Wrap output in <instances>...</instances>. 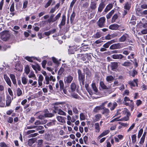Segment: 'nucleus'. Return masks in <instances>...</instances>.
Here are the masks:
<instances>
[{"instance_id": "f03ea898", "label": "nucleus", "mask_w": 147, "mask_h": 147, "mask_svg": "<svg viewBox=\"0 0 147 147\" xmlns=\"http://www.w3.org/2000/svg\"><path fill=\"white\" fill-rule=\"evenodd\" d=\"M78 79L80 83L81 84L82 83V85H84L85 79L84 74V73H82L80 69L78 70Z\"/></svg>"}, {"instance_id": "bb28decb", "label": "nucleus", "mask_w": 147, "mask_h": 147, "mask_svg": "<svg viewBox=\"0 0 147 147\" xmlns=\"http://www.w3.org/2000/svg\"><path fill=\"white\" fill-rule=\"evenodd\" d=\"M101 106H102L100 105L98 106H96V107L94 108L93 109V112L95 113H98L99 112V111L100 110H102L103 107H102Z\"/></svg>"}, {"instance_id": "864d4df0", "label": "nucleus", "mask_w": 147, "mask_h": 147, "mask_svg": "<svg viewBox=\"0 0 147 147\" xmlns=\"http://www.w3.org/2000/svg\"><path fill=\"white\" fill-rule=\"evenodd\" d=\"M52 1V0H49L48 2L45 4V8H47L49 7Z\"/></svg>"}, {"instance_id": "a18cd8bd", "label": "nucleus", "mask_w": 147, "mask_h": 147, "mask_svg": "<svg viewBox=\"0 0 147 147\" xmlns=\"http://www.w3.org/2000/svg\"><path fill=\"white\" fill-rule=\"evenodd\" d=\"M75 16V13L74 11H73L70 17V21L71 23H72L74 19Z\"/></svg>"}, {"instance_id": "c9c22d12", "label": "nucleus", "mask_w": 147, "mask_h": 147, "mask_svg": "<svg viewBox=\"0 0 147 147\" xmlns=\"http://www.w3.org/2000/svg\"><path fill=\"white\" fill-rule=\"evenodd\" d=\"M28 79L25 77H23L22 78V82L23 84H26L28 82Z\"/></svg>"}, {"instance_id": "6e6552de", "label": "nucleus", "mask_w": 147, "mask_h": 147, "mask_svg": "<svg viewBox=\"0 0 147 147\" xmlns=\"http://www.w3.org/2000/svg\"><path fill=\"white\" fill-rule=\"evenodd\" d=\"M73 79V77L71 75H68L64 78V82L65 84H70Z\"/></svg>"}, {"instance_id": "9b49d317", "label": "nucleus", "mask_w": 147, "mask_h": 147, "mask_svg": "<svg viewBox=\"0 0 147 147\" xmlns=\"http://www.w3.org/2000/svg\"><path fill=\"white\" fill-rule=\"evenodd\" d=\"M55 106H59V107L62 108L63 107L65 106L68 107V105L66 104L64 102H57L54 103Z\"/></svg>"}, {"instance_id": "3c124183", "label": "nucleus", "mask_w": 147, "mask_h": 147, "mask_svg": "<svg viewBox=\"0 0 147 147\" xmlns=\"http://www.w3.org/2000/svg\"><path fill=\"white\" fill-rule=\"evenodd\" d=\"M92 86L93 90L95 92H97L98 89L96 86V84L94 83H93L92 84Z\"/></svg>"}, {"instance_id": "603ef678", "label": "nucleus", "mask_w": 147, "mask_h": 147, "mask_svg": "<svg viewBox=\"0 0 147 147\" xmlns=\"http://www.w3.org/2000/svg\"><path fill=\"white\" fill-rule=\"evenodd\" d=\"M64 71V69L63 68L61 67L58 71V74L59 75H61L62 74Z\"/></svg>"}, {"instance_id": "0eeeda50", "label": "nucleus", "mask_w": 147, "mask_h": 147, "mask_svg": "<svg viewBox=\"0 0 147 147\" xmlns=\"http://www.w3.org/2000/svg\"><path fill=\"white\" fill-rule=\"evenodd\" d=\"M105 21V17H102L99 18L97 22V24L100 28L104 27V24Z\"/></svg>"}, {"instance_id": "b1692460", "label": "nucleus", "mask_w": 147, "mask_h": 147, "mask_svg": "<svg viewBox=\"0 0 147 147\" xmlns=\"http://www.w3.org/2000/svg\"><path fill=\"white\" fill-rule=\"evenodd\" d=\"M114 79V77L111 75L107 76L106 78V81L109 83L112 82Z\"/></svg>"}, {"instance_id": "423d86ee", "label": "nucleus", "mask_w": 147, "mask_h": 147, "mask_svg": "<svg viewBox=\"0 0 147 147\" xmlns=\"http://www.w3.org/2000/svg\"><path fill=\"white\" fill-rule=\"evenodd\" d=\"M122 44L120 43L114 44L111 45L109 49L111 50L120 49L123 47Z\"/></svg>"}, {"instance_id": "aec40b11", "label": "nucleus", "mask_w": 147, "mask_h": 147, "mask_svg": "<svg viewBox=\"0 0 147 147\" xmlns=\"http://www.w3.org/2000/svg\"><path fill=\"white\" fill-rule=\"evenodd\" d=\"M131 114L130 113H127V114L126 115V116L121 118V119H119V121H127L129 119V117L130 116Z\"/></svg>"}, {"instance_id": "79ce46f5", "label": "nucleus", "mask_w": 147, "mask_h": 147, "mask_svg": "<svg viewBox=\"0 0 147 147\" xmlns=\"http://www.w3.org/2000/svg\"><path fill=\"white\" fill-rule=\"evenodd\" d=\"M114 10H112L108 14L106 15V17L107 19H110L112 15L114 13Z\"/></svg>"}, {"instance_id": "de8ad7c7", "label": "nucleus", "mask_w": 147, "mask_h": 147, "mask_svg": "<svg viewBox=\"0 0 147 147\" xmlns=\"http://www.w3.org/2000/svg\"><path fill=\"white\" fill-rule=\"evenodd\" d=\"M80 119L81 120H84L86 119V116L83 113H81L80 114Z\"/></svg>"}, {"instance_id": "8fccbe9b", "label": "nucleus", "mask_w": 147, "mask_h": 147, "mask_svg": "<svg viewBox=\"0 0 147 147\" xmlns=\"http://www.w3.org/2000/svg\"><path fill=\"white\" fill-rule=\"evenodd\" d=\"M73 112L75 114H78L79 111L76 107H74L72 109Z\"/></svg>"}, {"instance_id": "39448f33", "label": "nucleus", "mask_w": 147, "mask_h": 147, "mask_svg": "<svg viewBox=\"0 0 147 147\" xmlns=\"http://www.w3.org/2000/svg\"><path fill=\"white\" fill-rule=\"evenodd\" d=\"M54 108L55 110L53 112L55 113H58V114L64 116L66 115V113L64 111L60 109H59V106H54Z\"/></svg>"}, {"instance_id": "c85d7f7f", "label": "nucleus", "mask_w": 147, "mask_h": 147, "mask_svg": "<svg viewBox=\"0 0 147 147\" xmlns=\"http://www.w3.org/2000/svg\"><path fill=\"white\" fill-rule=\"evenodd\" d=\"M56 121L55 120H53L52 121H51L50 122L48 123L46 125H44V126L46 128H47V127H46V125L49 127L50 126L54 125H55Z\"/></svg>"}, {"instance_id": "473e14b6", "label": "nucleus", "mask_w": 147, "mask_h": 147, "mask_svg": "<svg viewBox=\"0 0 147 147\" xmlns=\"http://www.w3.org/2000/svg\"><path fill=\"white\" fill-rule=\"evenodd\" d=\"M137 71L135 69H133L132 71L129 72L130 76H132L133 77H134L137 74Z\"/></svg>"}, {"instance_id": "7ed1b4c3", "label": "nucleus", "mask_w": 147, "mask_h": 147, "mask_svg": "<svg viewBox=\"0 0 147 147\" xmlns=\"http://www.w3.org/2000/svg\"><path fill=\"white\" fill-rule=\"evenodd\" d=\"M61 15V13H59L54 18V14H52L50 16L48 20L47 21L49 23L54 22L56 20H58L60 17Z\"/></svg>"}, {"instance_id": "5701e85b", "label": "nucleus", "mask_w": 147, "mask_h": 147, "mask_svg": "<svg viewBox=\"0 0 147 147\" xmlns=\"http://www.w3.org/2000/svg\"><path fill=\"white\" fill-rule=\"evenodd\" d=\"M57 120L60 122L62 123H64L65 122V118L64 117L61 116H58L57 117Z\"/></svg>"}, {"instance_id": "e2e57ef3", "label": "nucleus", "mask_w": 147, "mask_h": 147, "mask_svg": "<svg viewBox=\"0 0 147 147\" xmlns=\"http://www.w3.org/2000/svg\"><path fill=\"white\" fill-rule=\"evenodd\" d=\"M135 123H133L132 125L130 126L129 128L128 129L127 131V132H128L130 131L131 130H132L134 128V127L135 126Z\"/></svg>"}, {"instance_id": "20e7f679", "label": "nucleus", "mask_w": 147, "mask_h": 147, "mask_svg": "<svg viewBox=\"0 0 147 147\" xmlns=\"http://www.w3.org/2000/svg\"><path fill=\"white\" fill-rule=\"evenodd\" d=\"M48 140H49L54 141L58 139L59 135L57 133H55L52 134L47 135Z\"/></svg>"}, {"instance_id": "dca6fc26", "label": "nucleus", "mask_w": 147, "mask_h": 147, "mask_svg": "<svg viewBox=\"0 0 147 147\" xmlns=\"http://www.w3.org/2000/svg\"><path fill=\"white\" fill-rule=\"evenodd\" d=\"M119 27V25L117 24H114L110 25L109 27V29L113 30H117Z\"/></svg>"}, {"instance_id": "0e129e2a", "label": "nucleus", "mask_w": 147, "mask_h": 147, "mask_svg": "<svg viewBox=\"0 0 147 147\" xmlns=\"http://www.w3.org/2000/svg\"><path fill=\"white\" fill-rule=\"evenodd\" d=\"M88 84H85V87L86 88V90H87L88 91V92L89 93V94L90 95H91L92 92H91V90H90L88 88Z\"/></svg>"}, {"instance_id": "cd10ccee", "label": "nucleus", "mask_w": 147, "mask_h": 147, "mask_svg": "<svg viewBox=\"0 0 147 147\" xmlns=\"http://www.w3.org/2000/svg\"><path fill=\"white\" fill-rule=\"evenodd\" d=\"M118 67V63L117 62L111 63V67L112 70L116 69Z\"/></svg>"}, {"instance_id": "2f4dec72", "label": "nucleus", "mask_w": 147, "mask_h": 147, "mask_svg": "<svg viewBox=\"0 0 147 147\" xmlns=\"http://www.w3.org/2000/svg\"><path fill=\"white\" fill-rule=\"evenodd\" d=\"M113 5L112 4H110L108 5L105 9L104 11L105 12H107L110 10L113 7Z\"/></svg>"}, {"instance_id": "412c9836", "label": "nucleus", "mask_w": 147, "mask_h": 147, "mask_svg": "<svg viewBox=\"0 0 147 147\" xmlns=\"http://www.w3.org/2000/svg\"><path fill=\"white\" fill-rule=\"evenodd\" d=\"M105 6V5L104 4V2L103 1H102L99 5L98 9V11L100 12H101L103 8H104Z\"/></svg>"}, {"instance_id": "4c0bfd02", "label": "nucleus", "mask_w": 147, "mask_h": 147, "mask_svg": "<svg viewBox=\"0 0 147 147\" xmlns=\"http://www.w3.org/2000/svg\"><path fill=\"white\" fill-rule=\"evenodd\" d=\"M17 96H20L22 95V90L20 88H18L16 90Z\"/></svg>"}, {"instance_id": "13d9d810", "label": "nucleus", "mask_w": 147, "mask_h": 147, "mask_svg": "<svg viewBox=\"0 0 147 147\" xmlns=\"http://www.w3.org/2000/svg\"><path fill=\"white\" fill-rule=\"evenodd\" d=\"M10 11L11 12H13L14 11V2L12 3L10 6Z\"/></svg>"}, {"instance_id": "7c9ffc66", "label": "nucleus", "mask_w": 147, "mask_h": 147, "mask_svg": "<svg viewBox=\"0 0 147 147\" xmlns=\"http://www.w3.org/2000/svg\"><path fill=\"white\" fill-rule=\"evenodd\" d=\"M11 102V97L10 96H8L6 100V105L7 106H9Z\"/></svg>"}, {"instance_id": "2eb2a0df", "label": "nucleus", "mask_w": 147, "mask_h": 147, "mask_svg": "<svg viewBox=\"0 0 147 147\" xmlns=\"http://www.w3.org/2000/svg\"><path fill=\"white\" fill-rule=\"evenodd\" d=\"M66 19V18L65 15H63L62 17V19L61 20V22L59 25L60 28H61L62 26H64L65 24Z\"/></svg>"}, {"instance_id": "680f3d73", "label": "nucleus", "mask_w": 147, "mask_h": 147, "mask_svg": "<svg viewBox=\"0 0 147 147\" xmlns=\"http://www.w3.org/2000/svg\"><path fill=\"white\" fill-rule=\"evenodd\" d=\"M119 32L111 34L112 38H114L117 36H119L118 34Z\"/></svg>"}, {"instance_id": "a878e982", "label": "nucleus", "mask_w": 147, "mask_h": 147, "mask_svg": "<svg viewBox=\"0 0 147 147\" xmlns=\"http://www.w3.org/2000/svg\"><path fill=\"white\" fill-rule=\"evenodd\" d=\"M102 109L103 110L102 113V114L107 116L109 112V110L105 107H103Z\"/></svg>"}, {"instance_id": "c03bdc74", "label": "nucleus", "mask_w": 147, "mask_h": 147, "mask_svg": "<svg viewBox=\"0 0 147 147\" xmlns=\"http://www.w3.org/2000/svg\"><path fill=\"white\" fill-rule=\"evenodd\" d=\"M59 82L60 90H62V89H63L64 88V84L62 80H60Z\"/></svg>"}, {"instance_id": "4be33fe9", "label": "nucleus", "mask_w": 147, "mask_h": 147, "mask_svg": "<svg viewBox=\"0 0 147 147\" xmlns=\"http://www.w3.org/2000/svg\"><path fill=\"white\" fill-rule=\"evenodd\" d=\"M29 78H32L33 80H37L36 77L33 71H31L28 75Z\"/></svg>"}, {"instance_id": "1a4fd4ad", "label": "nucleus", "mask_w": 147, "mask_h": 147, "mask_svg": "<svg viewBox=\"0 0 147 147\" xmlns=\"http://www.w3.org/2000/svg\"><path fill=\"white\" fill-rule=\"evenodd\" d=\"M117 105V104L115 102L113 103L109 102L108 105V107L110 108L111 111L113 110Z\"/></svg>"}, {"instance_id": "bf43d9fd", "label": "nucleus", "mask_w": 147, "mask_h": 147, "mask_svg": "<svg viewBox=\"0 0 147 147\" xmlns=\"http://www.w3.org/2000/svg\"><path fill=\"white\" fill-rule=\"evenodd\" d=\"M132 142L135 143L136 141V135H133L131 136Z\"/></svg>"}, {"instance_id": "6e6d98bb", "label": "nucleus", "mask_w": 147, "mask_h": 147, "mask_svg": "<svg viewBox=\"0 0 147 147\" xmlns=\"http://www.w3.org/2000/svg\"><path fill=\"white\" fill-rule=\"evenodd\" d=\"M34 143V141L33 139H29L28 142V144L30 146H31Z\"/></svg>"}, {"instance_id": "f8f14e48", "label": "nucleus", "mask_w": 147, "mask_h": 147, "mask_svg": "<svg viewBox=\"0 0 147 147\" xmlns=\"http://www.w3.org/2000/svg\"><path fill=\"white\" fill-rule=\"evenodd\" d=\"M4 78L7 84L10 87L11 86V82L9 78L6 74L4 75Z\"/></svg>"}, {"instance_id": "5fc2aeb1", "label": "nucleus", "mask_w": 147, "mask_h": 147, "mask_svg": "<svg viewBox=\"0 0 147 147\" xmlns=\"http://www.w3.org/2000/svg\"><path fill=\"white\" fill-rule=\"evenodd\" d=\"M143 132V129H140L139 131L138 136V138H139L141 137Z\"/></svg>"}, {"instance_id": "f3484780", "label": "nucleus", "mask_w": 147, "mask_h": 147, "mask_svg": "<svg viewBox=\"0 0 147 147\" xmlns=\"http://www.w3.org/2000/svg\"><path fill=\"white\" fill-rule=\"evenodd\" d=\"M109 130L107 129L103 131L98 137V139H100L102 137L107 135L109 133Z\"/></svg>"}, {"instance_id": "6ab92c4d", "label": "nucleus", "mask_w": 147, "mask_h": 147, "mask_svg": "<svg viewBox=\"0 0 147 147\" xmlns=\"http://www.w3.org/2000/svg\"><path fill=\"white\" fill-rule=\"evenodd\" d=\"M43 80V77L42 75H39L38 79V84L39 86H42V82Z\"/></svg>"}, {"instance_id": "09e8293b", "label": "nucleus", "mask_w": 147, "mask_h": 147, "mask_svg": "<svg viewBox=\"0 0 147 147\" xmlns=\"http://www.w3.org/2000/svg\"><path fill=\"white\" fill-rule=\"evenodd\" d=\"M53 116L54 115L51 113H45L44 114V116L45 117H53Z\"/></svg>"}, {"instance_id": "a19ab883", "label": "nucleus", "mask_w": 147, "mask_h": 147, "mask_svg": "<svg viewBox=\"0 0 147 147\" xmlns=\"http://www.w3.org/2000/svg\"><path fill=\"white\" fill-rule=\"evenodd\" d=\"M118 16L117 14H115L112 17L111 22L112 23H113L115 22L116 20L118 18Z\"/></svg>"}, {"instance_id": "f257e3e1", "label": "nucleus", "mask_w": 147, "mask_h": 147, "mask_svg": "<svg viewBox=\"0 0 147 147\" xmlns=\"http://www.w3.org/2000/svg\"><path fill=\"white\" fill-rule=\"evenodd\" d=\"M1 38L3 41L8 40L10 38V34L9 32L7 31H3L0 33Z\"/></svg>"}, {"instance_id": "49530a36", "label": "nucleus", "mask_w": 147, "mask_h": 147, "mask_svg": "<svg viewBox=\"0 0 147 147\" xmlns=\"http://www.w3.org/2000/svg\"><path fill=\"white\" fill-rule=\"evenodd\" d=\"M121 65L125 67H129L131 66V63L129 62H125L123 63H122Z\"/></svg>"}, {"instance_id": "338daca9", "label": "nucleus", "mask_w": 147, "mask_h": 147, "mask_svg": "<svg viewBox=\"0 0 147 147\" xmlns=\"http://www.w3.org/2000/svg\"><path fill=\"white\" fill-rule=\"evenodd\" d=\"M38 134L37 133H35L33 134H32L30 135L28 137V138L35 137L37 136Z\"/></svg>"}, {"instance_id": "a211bd4d", "label": "nucleus", "mask_w": 147, "mask_h": 147, "mask_svg": "<svg viewBox=\"0 0 147 147\" xmlns=\"http://www.w3.org/2000/svg\"><path fill=\"white\" fill-rule=\"evenodd\" d=\"M94 127L95 131L96 133H99L100 130V128L98 123H96L94 124Z\"/></svg>"}, {"instance_id": "58836bf2", "label": "nucleus", "mask_w": 147, "mask_h": 147, "mask_svg": "<svg viewBox=\"0 0 147 147\" xmlns=\"http://www.w3.org/2000/svg\"><path fill=\"white\" fill-rule=\"evenodd\" d=\"M100 85L101 87L103 89H108V88L105 85V84H104V83L103 82H102V81L100 82Z\"/></svg>"}, {"instance_id": "37998d69", "label": "nucleus", "mask_w": 147, "mask_h": 147, "mask_svg": "<svg viewBox=\"0 0 147 147\" xmlns=\"http://www.w3.org/2000/svg\"><path fill=\"white\" fill-rule=\"evenodd\" d=\"M45 81L44 82V84H49L50 79L49 78V77L48 76H46L45 77Z\"/></svg>"}, {"instance_id": "69168bd1", "label": "nucleus", "mask_w": 147, "mask_h": 147, "mask_svg": "<svg viewBox=\"0 0 147 147\" xmlns=\"http://www.w3.org/2000/svg\"><path fill=\"white\" fill-rule=\"evenodd\" d=\"M71 96L73 98L76 99H78L79 97V96L77 94L75 93L72 94Z\"/></svg>"}, {"instance_id": "393cba45", "label": "nucleus", "mask_w": 147, "mask_h": 147, "mask_svg": "<svg viewBox=\"0 0 147 147\" xmlns=\"http://www.w3.org/2000/svg\"><path fill=\"white\" fill-rule=\"evenodd\" d=\"M47 122V120H42L41 121L37 120L35 122L34 124L36 125H38L40 124H44Z\"/></svg>"}, {"instance_id": "ddd939ff", "label": "nucleus", "mask_w": 147, "mask_h": 147, "mask_svg": "<svg viewBox=\"0 0 147 147\" xmlns=\"http://www.w3.org/2000/svg\"><path fill=\"white\" fill-rule=\"evenodd\" d=\"M129 37L128 34L125 33L123 34L119 38V41L121 42H123L126 40V39Z\"/></svg>"}, {"instance_id": "4d7b16f0", "label": "nucleus", "mask_w": 147, "mask_h": 147, "mask_svg": "<svg viewBox=\"0 0 147 147\" xmlns=\"http://www.w3.org/2000/svg\"><path fill=\"white\" fill-rule=\"evenodd\" d=\"M25 71L26 74H28L30 71L29 67L28 65H26L25 67Z\"/></svg>"}, {"instance_id": "9d476101", "label": "nucleus", "mask_w": 147, "mask_h": 147, "mask_svg": "<svg viewBox=\"0 0 147 147\" xmlns=\"http://www.w3.org/2000/svg\"><path fill=\"white\" fill-rule=\"evenodd\" d=\"M138 81V80L137 79H134L133 81H129L128 82V84L131 86V87H135L136 85H137V82Z\"/></svg>"}, {"instance_id": "72a5a7b5", "label": "nucleus", "mask_w": 147, "mask_h": 147, "mask_svg": "<svg viewBox=\"0 0 147 147\" xmlns=\"http://www.w3.org/2000/svg\"><path fill=\"white\" fill-rule=\"evenodd\" d=\"M131 7V4L128 2H126L125 4L124 8L127 10H129Z\"/></svg>"}, {"instance_id": "774afa93", "label": "nucleus", "mask_w": 147, "mask_h": 147, "mask_svg": "<svg viewBox=\"0 0 147 147\" xmlns=\"http://www.w3.org/2000/svg\"><path fill=\"white\" fill-rule=\"evenodd\" d=\"M142 102L141 100H136V104L137 106H139L142 104Z\"/></svg>"}, {"instance_id": "4468645a", "label": "nucleus", "mask_w": 147, "mask_h": 147, "mask_svg": "<svg viewBox=\"0 0 147 147\" xmlns=\"http://www.w3.org/2000/svg\"><path fill=\"white\" fill-rule=\"evenodd\" d=\"M111 57L114 59H121L123 58L124 56L121 54H114Z\"/></svg>"}, {"instance_id": "f704fd0d", "label": "nucleus", "mask_w": 147, "mask_h": 147, "mask_svg": "<svg viewBox=\"0 0 147 147\" xmlns=\"http://www.w3.org/2000/svg\"><path fill=\"white\" fill-rule=\"evenodd\" d=\"M28 84H32L31 86L36 87L37 85V82L36 81H34L33 82V81L32 80L30 79L29 80Z\"/></svg>"}, {"instance_id": "c756f323", "label": "nucleus", "mask_w": 147, "mask_h": 147, "mask_svg": "<svg viewBox=\"0 0 147 147\" xmlns=\"http://www.w3.org/2000/svg\"><path fill=\"white\" fill-rule=\"evenodd\" d=\"M71 89L72 92L74 91L76 88V85L75 82H73L70 85Z\"/></svg>"}, {"instance_id": "e433bc0d", "label": "nucleus", "mask_w": 147, "mask_h": 147, "mask_svg": "<svg viewBox=\"0 0 147 147\" xmlns=\"http://www.w3.org/2000/svg\"><path fill=\"white\" fill-rule=\"evenodd\" d=\"M95 121H98L102 117V116L100 114H97L95 116Z\"/></svg>"}, {"instance_id": "ea45409f", "label": "nucleus", "mask_w": 147, "mask_h": 147, "mask_svg": "<svg viewBox=\"0 0 147 147\" xmlns=\"http://www.w3.org/2000/svg\"><path fill=\"white\" fill-rule=\"evenodd\" d=\"M90 7L91 9H94L96 8V3L94 1L91 2Z\"/></svg>"}, {"instance_id": "052dcab7", "label": "nucleus", "mask_w": 147, "mask_h": 147, "mask_svg": "<svg viewBox=\"0 0 147 147\" xmlns=\"http://www.w3.org/2000/svg\"><path fill=\"white\" fill-rule=\"evenodd\" d=\"M28 3V2L27 1H26L24 2L23 6V9H25L27 7Z\"/></svg>"}]
</instances>
